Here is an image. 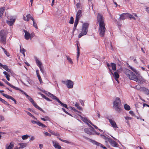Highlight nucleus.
<instances>
[{
    "label": "nucleus",
    "instance_id": "obj_38",
    "mask_svg": "<svg viewBox=\"0 0 149 149\" xmlns=\"http://www.w3.org/2000/svg\"><path fill=\"white\" fill-rule=\"evenodd\" d=\"M127 17H129L130 19H133L135 20L136 19V18L134 17L133 15L131 14L128 13H127Z\"/></svg>",
    "mask_w": 149,
    "mask_h": 149
},
{
    "label": "nucleus",
    "instance_id": "obj_1",
    "mask_svg": "<svg viewBox=\"0 0 149 149\" xmlns=\"http://www.w3.org/2000/svg\"><path fill=\"white\" fill-rule=\"evenodd\" d=\"M113 107L115 110L118 112L120 113L121 109L120 107L121 102L120 98H116L115 100L113 102Z\"/></svg>",
    "mask_w": 149,
    "mask_h": 149
},
{
    "label": "nucleus",
    "instance_id": "obj_62",
    "mask_svg": "<svg viewBox=\"0 0 149 149\" xmlns=\"http://www.w3.org/2000/svg\"><path fill=\"white\" fill-rule=\"evenodd\" d=\"M146 106L148 107H149V105L148 104L146 103H144L143 104V107H144L145 106Z\"/></svg>",
    "mask_w": 149,
    "mask_h": 149
},
{
    "label": "nucleus",
    "instance_id": "obj_58",
    "mask_svg": "<svg viewBox=\"0 0 149 149\" xmlns=\"http://www.w3.org/2000/svg\"><path fill=\"white\" fill-rule=\"evenodd\" d=\"M129 113L130 114L132 115V116H134V112L132 111H129Z\"/></svg>",
    "mask_w": 149,
    "mask_h": 149
},
{
    "label": "nucleus",
    "instance_id": "obj_35",
    "mask_svg": "<svg viewBox=\"0 0 149 149\" xmlns=\"http://www.w3.org/2000/svg\"><path fill=\"white\" fill-rule=\"evenodd\" d=\"M0 101L5 105H9V104L6 101H5L3 99L0 97Z\"/></svg>",
    "mask_w": 149,
    "mask_h": 149
},
{
    "label": "nucleus",
    "instance_id": "obj_3",
    "mask_svg": "<svg viewBox=\"0 0 149 149\" xmlns=\"http://www.w3.org/2000/svg\"><path fill=\"white\" fill-rule=\"evenodd\" d=\"M89 24L88 23H85L83 24L81 32L79 34L78 36L79 38H80L82 36L86 34L88 31V29L89 27Z\"/></svg>",
    "mask_w": 149,
    "mask_h": 149
},
{
    "label": "nucleus",
    "instance_id": "obj_10",
    "mask_svg": "<svg viewBox=\"0 0 149 149\" xmlns=\"http://www.w3.org/2000/svg\"><path fill=\"white\" fill-rule=\"evenodd\" d=\"M105 139L108 141L112 146L115 147H118V144L116 142L113 140L111 139L106 137V136H105Z\"/></svg>",
    "mask_w": 149,
    "mask_h": 149
},
{
    "label": "nucleus",
    "instance_id": "obj_41",
    "mask_svg": "<svg viewBox=\"0 0 149 149\" xmlns=\"http://www.w3.org/2000/svg\"><path fill=\"white\" fill-rule=\"evenodd\" d=\"M26 17H27L26 21H28L30 19H31V17H33L30 14H29L27 15L26 16Z\"/></svg>",
    "mask_w": 149,
    "mask_h": 149
},
{
    "label": "nucleus",
    "instance_id": "obj_2",
    "mask_svg": "<svg viewBox=\"0 0 149 149\" xmlns=\"http://www.w3.org/2000/svg\"><path fill=\"white\" fill-rule=\"evenodd\" d=\"M125 74L130 79L134 80L136 82L138 81V77L133 72L128 69L125 71Z\"/></svg>",
    "mask_w": 149,
    "mask_h": 149
},
{
    "label": "nucleus",
    "instance_id": "obj_24",
    "mask_svg": "<svg viewBox=\"0 0 149 149\" xmlns=\"http://www.w3.org/2000/svg\"><path fill=\"white\" fill-rule=\"evenodd\" d=\"M14 146V143L13 142H11L10 143L9 146L6 145V148L7 149H12L13 148Z\"/></svg>",
    "mask_w": 149,
    "mask_h": 149
},
{
    "label": "nucleus",
    "instance_id": "obj_32",
    "mask_svg": "<svg viewBox=\"0 0 149 149\" xmlns=\"http://www.w3.org/2000/svg\"><path fill=\"white\" fill-rule=\"evenodd\" d=\"M1 48L3 50L4 53L6 55L8 56L9 57L10 55V54L3 47H1Z\"/></svg>",
    "mask_w": 149,
    "mask_h": 149
},
{
    "label": "nucleus",
    "instance_id": "obj_27",
    "mask_svg": "<svg viewBox=\"0 0 149 149\" xmlns=\"http://www.w3.org/2000/svg\"><path fill=\"white\" fill-rule=\"evenodd\" d=\"M131 87L133 88L134 89H136L140 91H141V88L142 87L139 85H136L134 87L131 86Z\"/></svg>",
    "mask_w": 149,
    "mask_h": 149
},
{
    "label": "nucleus",
    "instance_id": "obj_18",
    "mask_svg": "<svg viewBox=\"0 0 149 149\" xmlns=\"http://www.w3.org/2000/svg\"><path fill=\"white\" fill-rule=\"evenodd\" d=\"M138 81L137 82H138L139 83L141 84H142L143 83L146 82V80L143 78L142 77H140L138 78Z\"/></svg>",
    "mask_w": 149,
    "mask_h": 149
},
{
    "label": "nucleus",
    "instance_id": "obj_33",
    "mask_svg": "<svg viewBox=\"0 0 149 149\" xmlns=\"http://www.w3.org/2000/svg\"><path fill=\"white\" fill-rule=\"evenodd\" d=\"M31 20H32L33 22V26L36 29H38V26L37 25L36 23L35 22L34 19L33 18V17H31Z\"/></svg>",
    "mask_w": 149,
    "mask_h": 149
},
{
    "label": "nucleus",
    "instance_id": "obj_34",
    "mask_svg": "<svg viewBox=\"0 0 149 149\" xmlns=\"http://www.w3.org/2000/svg\"><path fill=\"white\" fill-rule=\"evenodd\" d=\"M40 94L41 96L42 97H43L44 98H45V99L49 101H51V100L49 98H48L47 97H46L45 95H44L42 93H40Z\"/></svg>",
    "mask_w": 149,
    "mask_h": 149
},
{
    "label": "nucleus",
    "instance_id": "obj_37",
    "mask_svg": "<svg viewBox=\"0 0 149 149\" xmlns=\"http://www.w3.org/2000/svg\"><path fill=\"white\" fill-rule=\"evenodd\" d=\"M19 144L20 146V148H21L25 147L27 145V144L26 143H20Z\"/></svg>",
    "mask_w": 149,
    "mask_h": 149
},
{
    "label": "nucleus",
    "instance_id": "obj_31",
    "mask_svg": "<svg viewBox=\"0 0 149 149\" xmlns=\"http://www.w3.org/2000/svg\"><path fill=\"white\" fill-rule=\"evenodd\" d=\"M124 109L126 110L129 111L130 109V106L127 104H125L124 105Z\"/></svg>",
    "mask_w": 149,
    "mask_h": 149
},
{
    "label": "nucleus",
    "instance_id": "obj_15",
    "mask_svg": "<svg viewBox=\"0 0 149 149\" xmlns=\"http://www.w3.org/2000/svg\"><path fill=\"white\" fill-rule=\"evenodd\" d=\"M2 95H3V96L5 97L7 99H11L13 101L15 104H17V101L15 100L13 98V97H11V96H10V95H7L6 94H4L3 93L2 94Z\"/></svg>",
    "mask_w": 149,
    "mask_h": 149
},
{
    "label": "nucleus",
    "instance_id": "obj_23",
    "mask_svg": "<svg viewBox=\"0 0 149 149\" xmlns=\"http://www.w3.org/2000/svg\"><path fill=\"white\" fill-rule=\"evenodd\" d=\"M5 10V7L0 8V19L2 17Z\"/></svg>",
    "mask_w": 149,
    "mask_h": 149
},
{
    "label": "nucleus",
    "instance_id": "obj_64",
    "mask_svg": "<svg viewBox=\"0 0 149 149\" xmlns=\"http://www.w3.org/2000/svg\"><path fill=\"white\" fill-rule=\"evenodd\" d=\"M35 139L34 137L33 136H31L30 138V140L33 141Z\"/></svg>",
    "mask_w": 149,
    "mask_h": 149
},
{
    "label": "nucleus",
    "instance_id": "obj_53",
    "mask_svg": "<svg viewBox=\"0 0 149 149\" xmlns=\"http://www.w3.org/2000/svg\"><path fill=\"white\" fill-rule=\"evenodd\" d=\"M92 125H93V126L96 129H98V130L99 131H102V130L100 129H99L98 127L96 125H93L92 123V124H91Z\"/></svg>",
    "mask_w": 149,
    "mask_h": 149
},
{
    "label": "nucleus",
    "instance_id": "obj_46",
    "mask_svg": "<svg viewBox=\"0 0 149 149\" xmlns=\"http://www.w3.org/2000/svg\"><path fill=\"white\" fill-rule=\"evenodd\" d=\"M2 80L4 81L6 84L9 85V86H10L11 84H10L9 82L7 81L6 79H2Z\"/></svg>",
    "mask_w": 149,
    "mask_h": 149
},
{
    "label": "nucleus",
    "instance_id": "obj_63",
    "mask_svg": "<svg viewBox=\"0 0 149 149\" xmlns=\"http://www.w3.org/2000/svg\"><path fill=\"white\" fill-rule=\"evenodd\" d=\"M146 10L148 13H149V7L146 8Z\"/></svg>",
    "mask_w": 149,
    "mask_h": 149
},
{
    "label": "nucleus",
    "instance_id": "obj_12",
    "mask_svg": "<svg viewBox=\"0 0 149 149\" xmlns=\"http://www.w3.org/2000/svg\"><path fill=\"white\" fill-rule=\"evenodd\" d=\"M24 32L25 33V38L26 40H29L30 38H31L34 37L35 36L34 33H32L30 34L26 30H24Z\"/></svg>",
    "mask_w": 149,
    "mask_h": 149
},
{
    "label": "nucleus",
    "instance_id": "obj_9",
    "mask_svg": "<svg viewBox=\"0 0 149 149\" xmlns=\"http://www.w3.org/2000/svg\"><path fill=\"white\" fill-rule=\"evenodd\" d=\"M80 117L81 119L83 122H84L86 124H87L88 125L89 127H90L92 129L94 130V129L93 128L88 124V123H89L90 124H92V122L89 120L87 119V118L86 117H83L81 116H80Z\"/></svg>",
    "mask_w": 149,
    "mask_h": 149
},
{
    "label": "nucleus",
    "instance_id": "obj_14",
    "mask_svg": "<svg viewBox=\"0 0 149 149\" xmlns=\"http://www.w3.org/2000/svg\"><path fill=\"white\" fill-rule=\"evenodd\" d=\"M109 70L110 72L111 73V74H112L113 77H114V79L118 82V79L119 78L120 76L118 73L117 72H116V71L114 72V73H113V71L110 68H109Z\"/></svg>",
    "mask_w": 149,
    "mask_h": 149
},
{
    "label": "nucleus",
    "instance_id": "obj_20",
    "mask_svg": "<svg viewBox=\"0 0 149 149\" xmlns=\"http://www.w3.org/2000/svg\"><path fill=\"white\" fill-rule=\"evenodd\" d=\"M141 91L144 92L147 95L149 94V90L146 88L145 87H142Z\"/></svg>",
    "mask_w": 149,
    "mask_h": 149
},
{
    "label": "nucleus",
    "instance_id": "obj_13",
    "mask_svg": "<svg viewBox=\"0 0 149 149\" xmlns=\"http://www.w3.org/2000/svg\"><path fill=\"white\" fill-rule=\"evenodd\" d=\"M8 20L6 21V23L9 26H12L15 22V19L13 17L11 16L8 17Z\"/></svg>",
    "mask_w": 149,
    "mask_h": 149
},
{
    "label": "nucleus",
    "instance_id": "obj_45",
    "mask_svg": "<svg viewBox=\"0 0 149 149\" xmlns=\"http://www.w3.org/2000/svg\"><path fill=\"white\" fill-rule=\"evenodd\" d=\"M66 57L67 60L71 64H73V63L72 59L70 58L69 56H67Z\"/></svg>",
    "mask_w": 149,
    "mask_h": 149
},
{
    "label": "nucleus",
    "instance_id": "obj_30",
    "mask_svg": "<svg viewBox=\"0 0 149 149\" xmlns=\"http://www.w3.org/2000/svg\"><path fill=\"white\" fill-rule=\"evenodd\" d=\"M28 99L34 106H35V104H36L35 102L33 99L31 97H29Z\"/></svg>",
    "mask_w": 149,
    "mask_h": 149
},
{
    "label": "nucleus",
    "instance_id": "obj_57",
    "mask_svg": "<svg viewBox=\"0 0 149 149\" xmlns=\"http://www.w3.org/2000/svg\"><path fill=\"white\" fill-rule=\"evenodd\" d=\"M62 142L67 143H71L70 142L68 141L65 140H63V141H62Z\"/></svg>",
    "mask_w": 149,
    "mask_h": 149
},
{
    "label": "nucleus",
    "instance_id": "obj_49",
    "mask_svg": "<svg viewBox=\"0 0 149 149\" xmlns=\"http://www.w3.org/2000/svg\"><path fill=\"white\" fill-rule=\"evenodd\" d=\"M20 52L22 53H23L26 52V50L23 48H21V46L20 47Z\"/></svg>",
    "mask_w": 149,
    "mask_h": 149
},
{
    "label": "nucleus",
    "instance_id": "obj_39",
    "mask_svg": "<svg viewBox=\"0 0 149 149\" xmlns=\"http://www.w3.org/2000/svg\"><path fill=\"white\" fill-rule=\"evenodd\" d=\"M25 111L28 115L32 117V118H34V119H36V118L34 117V116L32 114H31L30 112L27 111Z\"/></svg>",
    "mask_w": 149,
    "mask_h": 149
},
{
    "label": "nucleus",
    "instance_id": "obj_26",
    "mask_svg": "<svg viewBox=\"0 0 149 149\" xmlns=\"http://www.w3.org/2000/svg\"><path fill=\"white\" fill-rule=\"evenodd\" d=\"M111 66L112 67V70L114 71L116 70V65L115 63H111Z\"/></svg>",
    "mask_w": 149,
    "mask_h": 149
},
{
    "label": "nucleus",
    "instance_id": "obj_5",
    "mask_svg": "<svg viewBox=\"0 0 149 149\" xmlns=\"http://www.w3.org/2000/svg\"><path fill=\"white\" fill-rule=\"evenodd\" d=\"M82 12L81 10H79L77 13L76 19L74 21V30H75L76 29L78 23L79 21L80 17L82 16Z\"/></svg>",
    "mask_w": 149,
    "mask_h": 149
},
{
    "label": "nucleus",
    "instance_id": "obj_22",
    "mask_svg": "<svg viewBox=\"0 0 149 149\" xmlns=\"http://www.w3.org/2000/svg\"><path fill=\"white\" fill-rule=\"evenodd\" d=\"M1 67L3 68L7 71H9L10 70L8 69V67L6 65H3L0 63V68H1Z\"/></svg>",
    "mask_w": 149,
    "mask_h": 149
},
{
    "label": "nucleus",
    "instance_id": "obj_61",
    "mask_svg": "<svg viewBox=\"0 0 149 149\" xmlns=\"http://www.w3.org/2000/svg\"><path fill=\"white\" fill-rule=\"evenodd\" d=\"M39 68L40 69V71L42 72V73H44V70L42 68L41 66L39 67Z\"/></svg>",
    "mask_w": 149,
    "mask_h": 149
},
{
    "label": "nucleus",
    "instance_id": "obj_47",
    "mask_svg": "<svg viewBox=\"0 0 149 149\" xmlns=\"http://www.w3.org/2000/svg\"><path fill=\"white\" fill-rule=\"evenodd\" d=\"M10 87H11L12 88H13L16 90H19L20 91V90H21V89H20L19 88H18L12 85H11V86H10Z\"/></svg>",
    "mask_w": 149,
    "mask_h": 149
},
{
    "label": "nucleus",
    "instance_id": "obj_50",
    "mask_svg": "<svg viewBox=\"0 0 149 149\" xmlns=\"http://www.w3.org/2000/svg\"><path fill=\"white\" fill-rule=\"evenodd\" d=\"M31 122L33 124H36L38 125V123L39 122V121H36L35 120H32L31 121Z\"/></svg>",
    "mask_w": 149,
    "mask_h": 149
},
{
    "label": "nucleus",
    "instance_id": "obj_25",
    "mask_svg": "<svg viewBox=\"0 0 149 149\" xmlns=\"http://www.w3.org/2000/svg\"><path fill=\"white\" fill-rule=\"evenodd\" d=\"M46 94L48 96H49V97H51L53 99L56 100V98H55L56 97V96H55L54 95H53L52 94L50 93L49 92H47V93H46Z\"/></svg>",
    "mask_w": 149,
    "mask_h": 149
},
{
    "label": "nucleus",
    "instance_id": "obj_60",
    "mask_svg": "<svg viewBox=\"0 0 149 149\" xmlns=\"http://www.w3.org/2000/svg\"><path fill=\"white\" fill-rule=\"evenodd\" d=\"M49 132L51 133V134L53 135H55V133L56 132H54V131H53L52 130H50L49 131Z\"/></svg>",
    "mask_w": 149,
    "mask_h": 149
},
{
    "label": "nucleus",
    "instance_id": "obj_59",
    "mask_svg": "<svg viewBox=\"0 0 149 149\" xmlns=\"http://www.w3.org/2000/svg\"><path fill=\"white\" fill-rule=\"evenodd\" d=\"M36 72L37 75L38 77L40 76V74H39V72L38 70H36Z\"/></svg>",
    "mask_w": 149,
    "mask_h": 149
},
{
    "label": "nucleus",
    "instance_id": "obj_16",
    "mask_svg": "<svg viewBox=\"0 0 149 149\" xmlns=\"http://www.w3.org/2000/svg\"><path fill=\"white\" fill-rule=\"evenodd\" d=\"M53 145L54 147L56 149H60L61 147L59 143L56 141H52Z\"/></svg>",
    "mask_w": 149,
    "mask_h": 149
},
{
    "label": "nucleus",
    "instance_id": "obj_21",
    "mask_svg": "<svg viewBox=\"0 0 149 149\" xmlns=\"http://www.w3.org/2000/svg\"><path fill=\"white\" fill-rule=\"evenodd\" d=\"M127 17V13H123L120 15V19L121 20H123L126 19Z\"/></svg>",
    "mask_w": 149,
    "mask_h": 149
},
{
    "label": "nucleus",
    "instance_id": "obj_43",
    "mask_svg": "<svg viewBox=\"0 0 149 149\" xmlns=\"http://www.w3.org/2000/svg\"><path fill=\"white\" fill-rule=\"evenodd\" d=\"M29 137V136L27 134L22 136V138L23 140H25L27 139L28 137Z\"/></svg>",
    "mask_w": 149,
    "mask_h": 149
},
{
    "label": "nucleus",
    "instance_id": "obj_44",
    "mask_svg": "<svg viewBox=\"0 0 149 149\" xmlns=\"http://www.w3.org/2000/svg\"><path fill=\"white\" fill-rule=\"evenodd\" d=\"M74 22V18L72 17H71L70 18V20L69 22V23L71 24H73Z\"/></svg>",
    "mask_w": 149,
    "mask_h": 149
},
{
    "label": "nucleus",
    "instance_id": "obj_28",
    "mask_svg": "<svg viewBox=\"0 0 149 149\" xmlns=\"http://www.w3.org/2000/svg\"><path fill=\"white\" fill-rule=\"evenodd\" d=\"M77 61H78L79 57V56L80 54V51H79V47L78 45V44L77 43Z\"/></svg>",
    "mask_w": 149,
    "mask_h": 149
},
{
    "label": "nucleus",
    "instance_id": "obj_8",
    "mask_svg": "<svg viewBox=\"0 0 149 149\" xmlns=\"http://www.w3.org/2000/svg\"><path fill=\"white\" fill-rule=\"evenodd\" d=\"M62 83L66 85L69 88H71L73 87V83L71 80L62 81Z\"/></svg>",
    "mask_w": 149,
    "mask_h": 149
},
{
    "label": "nucleus",
    "instance_id": "obj_36",
    "mask_svg": "<svg viewBox=\"0 0 149 149\" xmlns=\"http://www.w3.org/2000/svg\"><path fill=\"white\" fill-rule=\"evenodd\" d=\"M36 61L37 65H38V66L39 67L41 66V65H42V63L38 59H36Z\"/></svg>",
    "mask_w": 149,
    "mask_h": 149
},
{
    "label": "nucleus",
    "instance_id": "obj_56",
    "mask_svg": "<svg viewBox=\"0 0 149 149\" xmlns=\"http://www.w3.org/2000/svg\"><path fill=\"white\" fill-rule=\"evenodd\" d=\"M45 136H51V134H49V133L47 132H45Z\"/></svg>",
    "mask_w": 149,
    "mask_h": 149
},
{
    "label": "nucleus",
    "instance_id": "obj_11",
    "mask_svg": "<svg viewBox=\"0 0 149 149\" xmlns=\"http://www.w3.org/2000/svg\"><path fill=\"white\" fill-rule=\"evenodd\" d=\"M97 20L98 22L99 23V24H104L103 16L100 13L97 14Z\"/></svg>",
    "mask_w": 149,
    "mask_h": 149
},
{
    "label": "nucleus",
    "instance_id": "obj_55",
    "mask_svg": "<svg viewBox=\"0 0 149 149\" xmlns=\"http://www.w3.org/2000/svg\"><path fill=\"white\" fill-rule=\"evenodd\" d=\"M125 119L127 120H130L132 119V118L131 117H129L128 116H127V117L126 116L125 117Z\"/></svg>",
    "mask_w": 149,
    "mask_h": 149
},
{
    "label": "nucleus",
    "instance_id": "obj_42",
    "mask_svg": "<svg viewBox=\"0 0 149 149\" xmlns=\"http://www.w3.org/2000/svg\"><path fill=\"white\" fill-rule=\"evenodd\" d=\"M34 107L36 108L37 109H38L39 110H40L41 111H42L43 112H44V111L43 110H42V109L40 107H39L37 104H35V106H34Z\"/></svg>",
    "mask_w": 149,
    "mask_h": 149
},
{
    "label": "nucleus",
    "instance_id": "obj_6",
    "mask_svg": "<svg viewBox=\"0 0 149 149\" xmlns=\"http://www.w3.org/2000/svg\"><path fill=\"white\" fill-rule=\"evenodd\" d=\"M106 30L105 24H99L98 31L101 37H102L104 36Z\"/></svg>",
    "mask_w": 149,
    "mask_h": 149
},
{
    "label": "nucleus",
    "instance_id": "obj_19",
    "mask_svg": "<svg viewBox=\"0 0 149 149\" xmlns=\"http://www.w3.org/2000/svg\"><path fill=\"white\" fill-rule=\"evenodd\" d=\"M55 98L58 102L60 103L61 106L66 108L68 109V106L66 104L62 103L57 97H56Z\"/></svg>",
    "mask_w": 149,
    "mask_h": 149
},
{
    "label": "nucleus",
    "instance_id": "obj_17",
    "mask_svg": "<svg viewBox=\"0 0 149 149\" xmlns=\"http://www.w3.org/2000/svg\"><path fill=\"white\" fill-rule=\"evenodd\" d=\"M109 121L113 127L116 129L117 128H118L116 122L114 120H112L111 119H109Z\"/></svg>",
    "mask_w": 149,
    "mask_h": 149
},
{
    "label": "nucleus",
    "instance_id": "obj_40",
    "mask_svg": "<svg viewBox=\"0 0 149 149\" xmlns=\"http://www.w3.org/2000/svg\"><path fill=\"white\" fill-rule=\"evenodd\" d=\"M38 125L40 126H41L43 128H46L47 127V126L41 123L40 121L38 123Z\"/></svg>",
    "mask_w": 149,
    "mask_h": 149
},
{
    "label": "nucleus",
    "instance_id": "obj_48",
    "mask_svg": "<svg viewBox=\"0 0 149 149\" xmlns=\"http://www.w3.org/2000/svg\"><path fill=\"white\" fill-rule=\"evenodd\" d=\"M123 69L122 68H120L119 69H118L116 70V72H117L118 74H119L121 73L123 71Z\"/></svg>",
    "mask_w": 149,
    "mask_h": 149
},
{
    "label": "nucleus",
    "instance_id": "obj_51",
    "mask_svg": "<svg viewBox=\"0 0 149 149\" xmlns=\"http://www.w3.org/2000/svg\"><path fill=\"white\" fill-rule=\"evenodd\" d=\"M38 78L40 81V82L41 84H42V83H43V82L42 81V80L41 78V77L40 76L38 77Z\"/></svg>",
    "mask_w": 149,
    "mask_h": 149
},
{
    "label": "nucleus",
    "instance_id": "obj_4",
    "mask_svg": "<svg viewBox=\"0 0 149 149\" xmlns=\"http://www.w3.org/2000/svg\"><path fill=\"white\" fill-rule=\"evenodd\" d=\"M7 33L6 31L1 30L0 31V42L1 43L5 45L6 41Z\"/></svg>",
    "mask_w": 149,
    "mask_h": 149
},
{
    "label": "nucleus",
    "instance_id": "obj_52",
    "mask_svg": "<svg viewBox=\"0 0 149 149\" xmlns=\"http://www.w3.org/2000/svg\"><path fill=\"white\" fill-rule=\"evenodd\" d=\"M129 67H130V69H131L132 71H133L134 72H136V70L134 68L132 67L131 66H130Z\"/></svg>",
    "mask_w": 149,
    "mask_h": 149
},
{
    "label": "nucleus",
    "instance_id": "obj_54",
    "mask_svg": "<svg viewBox=\"0 0 149 149\" xmlns=\"http://www.w3.org/2000/svg\"><path fill=\"white\" fill-rule=\"evenodd\" d=\"M81 4L80 3H77L76 4L77 7L78 8H79L80 7Z\"/></svg>",
    "mask_w": 149,
    "mask_h": 149
},
{
    "label": "nucleus",
    "instance_id": "obj_29",
    "mask_svg": "<svg viewBox=\"0 0 149 149\" xmlns=\"http://www.w3.org/2000/svg\"><path fill=\"white\" fill-rule=\"evenodd\" d=\"M84 130L85 132L88 134L89 135L92 134V133L91 132L90 130L88 128H85L84 129Z\"/></svg>",
    "mask_w": 149,
    "mask_h": 149
},
{
    "label": "nucleus",
    "instance_id": "obj_7",
    "mask_svg": "<svg viewBox=\"0 0 149 149\" xmlns=\"http://www.w3.org/2000/svg\"><path fill=\"white\" fill-rule=\"evenodd\" d=\"M83 137L86 139L89 140L90 142L92 143L93 144L96 145L97 146H99L104 149H107L106 147L102 145V144L99 143L95 140L91 139L84 136H83Z\"/></svg>",
    "mask_w": 149,
    "mask_h": 149
}]
</instances>
